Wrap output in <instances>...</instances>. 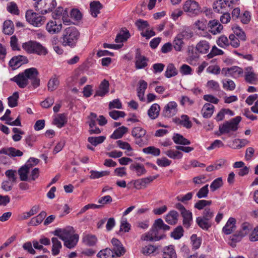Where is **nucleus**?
Here are the masks:
<instances>
[{
	"instance_id": "nucleus-27",
	"label": "nucleus",
	"mask_w": 258,
	"mask_h": 258,
	"mask_svg": "<svg viewBox=\"0 0 258 258\" xmlns=\"http://www.w3.org/2000/svg\"><path fill=\"white\" fill-rule=\"evenodd\" d=\"M102 5L97 1L91 2L90 4V12L92 17L95 18L100 13Z\"/></svg>"
},
{
	"instance_id": "nucleus-9",
	"label": "nucleus",
	"mask_w": 258,
	"mask_h": 258,
	"mask_svg": "<svg viewBox=\"0 0 258 258\" xmlns=\"http://www.w3.org/2000/svg\"><path fill=\"white\" fill-rule=\"evenodd\" d=\"M183 10L190 15H197L201 12V7L198 2L194 0H187L183 5Z\"/></svg>"
},
{
	"instance_id": "nucleus-14",
	"label": "nucleus",
	"mask_w": 258,
	"mask_h": 258,
	"mask_svg": "<svg viewBox=\"0 0 258 258\" xmlns=\"http://www.w3.org/2000/svg\"><path fill=\"white\" fill-rule=\"evenodd\" d=\"M28 59L27 57L24 55H19L12 57L9 61V65L12 67L13 69L19 68L22 64L27 63Z\"/></svg>"
},
{
	"instance_id": "nucleus-1",
	"label": "nucleus",
	"mask_w": 258,
	"mask_h": 258,
	"mask_svg": "<svg viewBox=\"0 0 258 258\" xmlns=\"http://www.w3.org/2000/svg\"><path fill=\"white\" fill-rule=\"evenodd\" d=\"M38 75L39 72L37 69L31 68L11 78L10 81L16 83L20 88H25L31 83V86L35 89L40 85V80Z\"/></svg>"
},
{
	"instance_id": "nucleus-63",
	"label": "nucleus",
	"mask_w": 258,
	"mask_h": 258,
	"mask_svg": "<svg viewBox=\"0 0 258 258\" xmlns=\"http://www.w3.org/2000/svg\"><path fill=\"white\" fill-rule=\"evenodd\" d=\"M251 229L252 227L250 224L243 223L241 225V229L238 232L243 237H244L250 232Z\"/></svg>"
},
{
	"instance_id": "nucleus-61",
	"label": "nucleus",
	"mask_w": 258,
	"mask_h": 258,
	"mask_svg": "<svg viewBox=\"0 0 258 258\" xmlns=\"http://www.w3.org/2000/svg\"><path fill=\"white\" fill-rule=\"evenodd\" d=\"M106 138L104 136L90 137L88 138V141L94 146L103 143Z\"/></svg>"
},
{
	"instance_id": "nucleus-35",
	"label": "nucleus",
	"mask_w": 258,
	"mask_h": 258,
	"mask_svg": "<svg viewBox=\"0 0 258 258\" xmlns=\"http://www.w3.org/2000/svg\"><path fill=\"white\" fill-rule=\"evenodd\" d=\"M117 146L123 150H125V154L128 156H132L133 155V148L129 143L118 140L116 142Z\"/></svg>"
},
{
	"instance_id": "nucleus-25",
	"label": "nucleus",
	"mask_w": 258,
	"mask_h": 258,
	"mask_svg": "<svg viewBox=\"0 0 258 258\" xmlns=\"http://www.w3.org/2000/svg\"><path fill=\"white\" fill-rule=\"evenodd\" d=\"M130 169L138 176H141L146 173V170L143 164L135 162L132 164L130 166Z\"/></svg>"
},
{
	"instance_id": "nucleus-24",
	"label": "nucleus",
	"mask_w": 258,
	"mask_h": 258,
	"mask_svg": "<svg viewBox=\"0 0 258 258\" xmlns=\"http://www.w3.org/2000/svg\"><path fill=\"white\" fill-rule=\"evenodd\" d=\"M178 217V213L175 210H171L165 216V220L168 224L174 225L177 223Z\"/></svg>"
},
{
	"instance_id": "nucleus-52",
	"label": "nucleus",
	"mask_w": 258,
	"mask_h": 258,
	"mask_svg": "<svg viewBox=\"0 0 258 258\" xmlns=\"http://www.w3.org/2000/svg\"><path fill=\"white\" fill-rule=\"evenodd\" d=\"M3 32L5 34L11 35L14 32V24L12 21L6 20L4 23Z\"/></svg>"
},
{
	"instance_id": "nucleus-31",
	"label": "nucleus",
	"mask_w": 258,
	"mask_h": 258,
	"mask_svg": "<svg viewBox=\"0 0 258 258\" xmlns=\"http://www.w3.org/2000/svg\"><path fill=\"white\" fill-rule=\"evenodd\" d=\"M209 43L206 40H201L196 45V50L200 53H207L210 49Z\"/></svg>"
},
{
	"instance_id": "nucleus-10",
	"label": "nucleus",
	"mask_w": 258,
	"mask_h": 258,
	"mask_svg": "<svg viewBox=\"0 0 258 258\" xmlns=\"http://www.w3.org/2000/svg\"><path fill=\"white\" fill-rule=\"evenodd\" d=\"M149 59L144 55L141 54L140 52L137 51L135 57V68L137 70L143 69L148 65Z\"/></svg>"
},
{
	"instance_id": "nucleus-32",
	"label": "nucleus",
	"mask_w": 258,
	"mask_h": 258,
	"mask_svg": "<svg viewBox=\"0 0 258 258\" xmlns=\"http://www.w3.org/2000/svg\"><path fill=\"white\" fill-rule=\"evenodd\" d=\"M68 14V11L61 7L57 8L55 11L53 13V18L54 19L59 18L60 16H62V20L63 23H70L71 22L70 20H68L65 18V16Z\"/></svg>"
},
{
	"instance_id": "nucleus-60",
	"label": "nucleus",
	"mask_w": 258,
	"mask_h": 258,
	"mask_svg": "<svg viewBox=\"0 0 258 258\" xmlns=\"http://www.w3.org/2000/svg\"><path fill=\"white\" fill-rule=\"evenodd\" d=\"M19 98V93L14 92L13 95L8 97V105L10 107H15L18 105V101Z\"/></svg>"
},
{
	"instance_id": "nucleus-57",
	"label": "nucleus",
	"mask_w": 258,
	"mask_h": 258,
	"mask_svg": "<svg viewBox=\"0 0 258 258\" xmlns=\"http://www.w3.org/2000/svg\"><path fill=\"white\" fill-rule=\"evenodd\" d=\"M199 61V55L193 52L189 53L188 57L186 58V61L190 65L193 66H197Z\"/></svg>"
},
{
	"instance_id": "nucleus-18",
	"label": "nucleus",
	"mask_w": 258,
	"mask_h": 258,
	"mask_svg": "<svg viewBox=\"0 0 258 258\" xmlns=\"http://www.w3.org/2000/svg\"><path fill=\"white\" fill-rule=\"evenodd\" d=\"M213 9L215 12L222 14L220 20L224 23L223 20L224 18V16L226 14V0H217L213 4Z\"/></svg>"
},
{
	"instance_id": "nucleus-43",
	"label": "nucleus",
	"mask_w": 258,
	"mask_h": 258,
	"mask_svg": "<svg viewBox=\"0 0 258 258\" xmlns=\"http://www.w3.org/2000/svg\"><path fill=\"white\" fill-rule=\"evenodd\" d=\"M79 235L77 234H75L70 237V238L64 240V245L69 248H72L78 243L79 240Z\"/></svg>"
},
{
	"instance_id": "nucleus-28",
	"label": "nucleus",
	"mask_w": 258,
	"mask_h": 258,
	"mask_svg": "<svg viewBox=\"0 0 258 258\" xmlns=\"http://www.w3.org/2000/svg\"><path fill=\"white\" fill-rule=\"evenodd\" d=\"M184 36L182 34H178L175 37L173 41V46L176 51H181L183 46Z\"/></svg>"
},
{
	"instance_id": "nucleus-12",
	"label": "nucleus",
	"mask_w": 258,
	"mask_h": 258,
	"mask_svg": "<svg viewBox=\"0 0 258 258\" xmlns=\"http://www.w3.org/2000/svg\"><path fill=\"white\" fill-rule=\"evenodd\" d=\"M46 29L51 34L58 33L62 29V24L60 21L50 20L46 24Z\"/></svg>"
},
{
	"instance_id": "nucleus-55",
	"label": "nucleus",
	"mask_w": 258,
	"mask_h": 258,
	"mask_svg": "<svg viewBox=\"0 0 258 258\" xmlns=\"http://www.w3.org/2000/svg\"><path fill=\"white\" fill-rule=\"evenodd\" d=\"M184 230L181 226H178L175 228L171 233L170 235L174 239L178 240L183 235Z\"/></svg>"
},
{
	"instance_id": "nucleus-48",
	"label": "nucleus",
	"mask_w": 258,
	"mask_h": 258,
	"mask_svg": "<svg viewBox=\"0 0 258 258\" xmlns=\"http://www.w3.org/2000/svg\"><path fill=\"white\" fill-rule=\"evenodd\" d=\"M47 214L45 211H42L37 216L32 218L30 222L31 225L37 226L42 223Z\"/></svg>"
},
{
	"instance_id": "nucleus-4",
	"label": "nucleus",
	"mask_w": 258,
	"mask_h": 258,
	"mask_svg": "<svg viewBox=\"0 0 258 258\" xmlns=\"http://www.w3.org/2000/svg\"><path fill=\"white\" fill-rule=\"evenodd\" d=\"M56 6L55 0H39L34 4L36 10L43 15L51 12Z\"/></svg>"
},
{
	"instance_id": "nucleus-47",
	"label": "nucleus",
	"mask_w": 258,
	"mask_h": 258,
	"mask_svg": "<svg viewBox=\"0 0 258 258\" xmlns=\"http://www.w3.org/2000/svg\"><path fill=\"white\" fill-rule=\"evenodd\" d=\"M128 131L126 127L122 126L118 127L114 131L113 134L110 136V138L113 139H118L121 138Z\"/></svg>"
},
{
	"instance_id": "nucleus-46",
	"label": "nucleus",
	"mask_w": 258,
	"mask_h": 258,
	"mask_svg": "<svg viewBox=\"0 0 258 258\" xmlns=\"http://www.w3.org/2000/svg\"><path fill=\"white\" fill-rule=\"evenodd\" d=\"M178 74V71L173 63H169L167 66L166 70L165 72V76L167 78L174 77Z\"/></svg>"
},
{
	"instance_id": "nucleus-3",
	"label": "nucleus",
	"mask_w": 258,
	"mask_h": 258,
	"mask_svg": "<svg viewBox=\"0 0 258 258\" xmlns=\"http://www.w3.org/2000/svg\"><path fill=\"white\" fill-rule=\"evenodd\" d=\"M22 46L23 49L29 54L46 55L48 53L47 48L36 41H28L23 43Z\"/></svg>"
},
{
	"instance_id": "nucleus-44",
	"label": "nucleus",
	"mask_w": 258,
	"mask_h": 258,
	"mask_svg": "<svg viewBox=\"0 0 258 258\" xmlns=\"http://www.w3.org/2000/svg\"><path fill=\"white\" fill-rule=\"evenodd\" d=\"M164 258H176V253L174 246L170 245L166 246L163 249Z\"/></svg>"
},
{
	"instance_id": "nucleus-7",
	"label": "nucleus",
	"mask_w": 258,
	"mask_h": 258,
	"mask_svg": "<svg viewBox=\"0 0 258 258\" xmlns=\"http://www.w3.org/2000/svg\"><path fill=\"white\" fill-rule=\"evenodd\" d=\"M175 208L178 210L183 218L182 224L186 228H189L192 222V213L185 209L184 206L180 203L175 205Z\"/></svg>"
},
{
	"instance_id": "nucleus-22",
	"label": "nucleus",
	"mask_w": 258,
	"mask_h": 258,
	"mask_svg": "<svg viewBox=\"0 0 258 258\" xmlns=\"http://www.w3.org/2000/svg\"><path fill=\"white\" fill-rule=\"evenodd\" d=\"M111 242L113 246V252L117 256H120L125 253L124 247L117 239L112 238Z\"/></svg>"
},
{
	"instance_id": "nucleus-58",
	"label": "nucleus",
	"mask_w": 258,
	"mask_h": 258,
	"mask_svg": "<svg viewBox=\"0 0 258 258\" xmlns=\"http://www.w3.org/2000/svg\"><path fill=\"white\" fill-rule=\"evenodd\" d=\"M90 173V178L95 179L99 178L103 176H107L109 175L110 172L108 171H98L95 170H91Z\"/></svg>"
},
{
	"instance_id": "nucleus-17",
	"label": "nucleus",
	"mask_w": 258,
	"mask_h": 258,
	"mask_svg": "<svg viewBox=\"0 0 258 258\" xmlns=\"http://www.w3.org/2000/svg\"><path fill=\"white\" fill-rule=\"evenodd\" d=\"M0 154H5L11 158L21 157L23 155V152L14 147L3 148L0 149Z\"/></svg>"
},
{
	"instance_id": "nucleus-20",
	"label": "nucleus",
	"mask_w": 258,
	"mask_h": 258,
	"mask_svg": "<svg viewBox=\"0 0 258 258\" xmlns=\"http://www.w3.org/2000/svg\"><path fill=\"white\" fill-rule=\"evenodd\" d=\"M209 31L213 35H216L221 32L223 26L217 20L210 21L208 23Z\"/></svg>"
},
{
	"instance_id": "nucleus-13",
	"label": "nucleus",
	"mask_w": 258,
	"mask_h": 258,
	"mask_svg": "<svg viewBox=\"0 0 258 258\" xmlns=\"http://www.w3.org/2000/svg\"><path fill=\"white\" fill-rule=\"evenodd\" d=\"M241 120V117L237 116L227 121V137H230L233 135L230 132H235L238 128L239 123Z\"/></svg>"
},
{
	"instance_id": "nucleus-29",
	"label": "nucleus",
	"mask_w": 258,
	"mask_h": 258,
	"mask_svg": "<svg viewBox=\"0 0 258 258\" xmlns=\"http://www.w3.org/2000/svg\"><path fill=\"white\" fill-rule=\"evenodd\" d=\"M160 111V107L159 105L154 103L151 105L148 110V114L151 119H155L158 117Z\"/></svg>"
},
{
	"instance_id": "nucleus-59",
	"label": "nucleus",
	"mask_w": 258,
	"mask_h": 258,
	"mask_svg": "<svg viewBox=\"0 0 258 258\" xmlns=\"http://www.w3.org/2000/svg\"><path fill=\"white\" fill-rule=\"evenodd\" d=\"M143 152L147 154H151L154 156H158L161 153L160 150L154 146H149L143 149Z\"/></svg>"
},
{
	"instance_id": "nucleus-23",
	"label": "nucleus",
	"mask_w": 258,
	"mask_h": 258,
	"mask_svg": "<svg viewBox=\"0 0 258 258\" xmlns=\"http://www.w3.org/2000/svg\"><path fill=\"white\" fill-rule=\"evenodd\" d=\"M148 87V83L145 80H140L137 88V95L141 101L145 100V92Z\"/></svg>"
},
{
	"instance_id": "nucleus-6",
	"label": "nucleus",
	"mask_w": 258,
	"mask_h": 258,
	"mask_svg": "<svg viewBox=\"0 0 258 258\" xmlns=\"http://www.w3.org/2000/svg\"><path fill=\"white\" fill-rule=\"evenodd\" d=\"M27 21L31 25L39 27L44 24L46 21L45 17L41 16L32 10H28L26 13Z\"/></svg>"
},
{
	"instance_id": "nucleus-2",
	"label": "nucleus",
	"mask_w": 258,
	"mask_h": 258,
	"mask_svg": "<svg viewBox=\"0 0 258 258\" xmlns=\"http://www.w3.org/2000/svg\"><path fill=\"white\" fill-rule=\"evenodd\" d=\"M80 37V32L74 27H69L64 29L62 35V45L74 47Z\"/></svg>"
},
{
	"instance_id": "nucleus-54",
	"label": "nucleus",
	"mask_w": 258,
	"mask_h": 258,
	"mask_svg": "<svg viewBox=\"0 0 258 258\" xmlns=\"http://www.w3.org/2000/svg\"><path fill=\"white\" fill-rule=\"evenodd\" d=\"M236 220L234 218L230 217L227 221V235L234 232L236 229Z\"/></svg>"
},
{
	"instance_id": "nucleus-30",
	"label": "nucleus",
	"mask_w": 258,
	"mask_h": 258,
	"mask_svg": "<svg viewBox=\"0 0 258 258\" xmlns=\"http://www.w3.org/2000/svg\"><path fill=\"white\" fill-rule=\"evenodd\" d=\"M130 37V34L128 30L126 28H123L117 34L115 41L116 43H122L126 41Z\"/></svg>"
},
{
	"instance_id": "nucleus-45",
	"label": "nucleus",
	"mask_w": 258,
	"mask_h": 258,
	"mask_svg": "<svg viewBox=\"0 0 258 258\" xmlns=\"http://www.w3.org/2000/svg\"><path fill=\"white\" fill-rule=\"evenodd\" d=\"M172 140L176 144L183 145H188L190 144V142L188 140L179 134H174L172 137Z\"/></svg>"
},
{
	"instance_id": "nucleus-19",
	"label": "nucleus",
	"mask_w": 258,
	"mask_h": 258,
	"mask_svg": "<svg viewBox=\"0 0 258 258\" xmlns=\"http://www.w3.org/2000/svg\"><path fill=\"white\" fill-rule=\"evenodd\" d=\"M207 25H208V24L206 20H199L196 21L194 24L195 30L199 35L205 36Z\"/></svg>"
},
{
	"instance_id": "nucleus-62",
	"label": "nucleus",
	"mask_w": 258,
	"mask_h": 258,
	"mask_svg": "<svg viewBox=\"0 0 258 258\" xmlns=\"http://www.w3.org/2000/svg\"><path fill=\"white\" fill-rule=\"evenodd\" d=\"M130 229L131 224L127 222L126 218L122 217L120 222V231L127 232Z\"/></svg>"
},
{
	"instance_id": "nucleus-34",
	"label": "nucleus",
	"mask_w": 258,
	"mask_h": 258,
	"mask_svg": "<svg viewBox=\"0 0 258 258\" xmlns=\"http://www.w3.org/2000/svg\"><path fill=\"white\" fill-rule=\"evenodd\" d=\"M54 124L59 128L63 127L67 122V116L64 113L57 114L54 118Z\"/></svg>"
},
{
	"instance_id": "nucleus-5",
	"label": "nucleus",
	"mask_w": 258,
	"mask_h": 258,
	"mask_svg": "<svg viewBox=\"0 0 258 258\" xmlns=\"http://www.w3.org/2000/svg\"><path fill=\"white\" fill-rule=\"evenodd\" d=\"M146 130L140 127L133 128L132 135L135 138V143L140 147H143L148 144V137L146 135Z\"/></svg>"
},
{
	"instance_id": "nucleus-42",
	"label": "nucleus",
	"mask_w": 258,
	"mask_h": 258,
	"mask_svg": "<svg viewBox=\"0 0 258 258\" xmlns=\"http://www.w3.org/2000/svg\"><path fill=\"white\" fill-rule=\"evenodd\" d=\"M51 241L52 243V254L55 256L58 254L60 252V250L62 247L61 243L57 238L56 237L52 238Z\"/></svg>"
},
{
	"instance_id": "nucleus-33",
	"label": "nucleus",
	"mask_w": 258,
	"mask_h": 258,
	"mask_svg": "<svg viewBox=\"0 0 258 258\" xmlns=\"http://www.w3.org/2000/svg\"><path fill=\"white\" fill-rule=\"evenodd\" d=\"M59 81L58 76L56 75L52 76L49 80L47 84L48 90L49 91H53L55 90L58 87Z\"/></svg>"
},
{
	"instance_id": "nucleus-11",
	"label": "nucleus",
	"mask_w": 258,
	"mask_h": 258,
	"mask_svg": "<svg viewBox=\"0 0 258 258\" xmlns=\"http://www.w3.org/2000/svg\"><path fill=\"white\" fill-rule=\"evenodd\" d=\"M178 111V105L175 101L169 102L164 107L163 114L165 117H171L174 116Z\"/></svg>"
},
{
	"instance_id": "nucleus-56",
	"label": "nucleus",
	"mask_w": 258,
	"mask_h": 258,
	"mask_svg": "<svg viewBox=\"0 0 258 258\" xmlns=\"http://www.w3.org/2000/svg\"><path fill=\"white\" fill-rule=\"evenodd\" d=\"M165 154L170 158L173 159H180L183 156V154L181 152L174 150H167L165 152Z\"/></svg>"
},
{
	"instance_id": "nucleus-15",
	"label": "nucleus",
	"mask_w": 258,
	"mask_h": 258,
	"mask_svg": "<svg viewBox=\"0 0 258 258\" xmlns=\"http://www.w3.org/2000/svg\"><path fill=\"white\" fill-rule=\"evenodd\" d=\"M82 242L87 246H94L98 242V238L94 234L85 232L82 235Z\"/></svg>"
},
{
	"instance_id": "nucleus-38",
	"label": "nucleus",
	"mask_w": 258,
	"mask_h": 258,
	"mask_svg": "<svg viewBox=\"0 0 258 258\" xmlns=\"http://www.w3.org/2000/svg\"><path fill=\"white\" fill-rule=\"evenodd\" d=\"M196 222L198 226L205 230H208L212 225V221H209L201 217L197 218Z\"/></svg>"
},
{
	"instance_id": "nucleus-26",
	"label": "nucleus",
	"mask_w": 258,
	"mask_h": 258,
	"mask_svg": "<svg viewBox=\"0 0 258 258\" xmlns=\"http://www.w3.org/2000/svg\"><path fill=\"white\" fill-rule=\"evenodd\" d=\"M175 122L186 128H190L192 126V122L187 115L183 114L180 117L175 118Z\"/></svg>"
},
{
	"instance_id": "nucleus-49",
	"label": "nucleus",
	"mask_w": 258,
	"mask_h": 258,
	"mask_svg": "<svg viewBox=\"0 0 258 258\" xmlns=\"http://www.w3.org/2000/svg\"><path fill=\"white\" fill-rule=\"evenodd\" d=\"M158 247L155 245L149 244L143 246L141 250L142 254L146 256H149L155 253L157 250Z\"/></svg>"
},
{
	"instance_id": "nucleus-16",
	"label": "nucleus",
	"mask_w": 258,
	"mask_h": 258,
	"mask_svg": "<svg viewBox=\"0 0 258 258\" xmlns=\"http://www.w3.org/2000/svg\"><path fill=\"white\" fill-rule=\"evenodd\" d=\"M55 235L58 236L63 241L70 238L72 235L75 234L73 227H68L64 229H56L54 231Z\"/></svg>"
},
{
	"instance_id": "nucleus-41",
	"label": "nucleus",
	"mask_w": 258,
	"mask_h": 258,
	"mask_svg": "<svg viewBox=\"0 0 258 258\" xmlns=\"http://www.w3.org/2000/svg\"><path fill=\"white\" fill-rule=\"evenodd\" d=\"M30 169L31 168L28 165L25 164L18 170V174L20 176L21 180L27 181L28 180V174Z\"/></svg>"
},
{
	"instance_id": "nucleus-50",
	"label": "nucleus",
	"mask_w": 258,
	"mask_h": 258,
	"mask_svg": "<svg viewBox=\"0 0 258 258\" xmlns=\"http://www.w3.org/2000/svg\"><path fill=\"white\" fill-rule=\"evenodd\" d=\"M243 237L240 233L237 231L229 237L228 244L232 247H234L236 246V243L239 242Z\"/></svg>"
},
{
	"instance_id": "nucleus-53",
	"label": "nucleus",
	"mask_w": 258,
	"mask_h": 258,
	"mask_svg": "<svg viewBox=\"0 0 258 258\" xmlns=\"http://www.w3.org/2000/svg\"><path fill=\"white\" fill-rule=\"evenodd\" d=\"M251 70V68H247L246 72L245 74V80L249 84H254L257 81L256 75L253 72L248 71V70Z\"/></svg>"
},
{
	"instance_id": "nucleus-36",
	"label": "nucleus",
	"mask_w": 258,
	"mask_h": 258,
	"mask_svg": "<svg viewBox=\"0 0 258 258\" xmlns=\"http://www.w3.org/2000/svg\"><path fill=\"white\" fill-rule=\"evenodd\" d=\"M242 74V69L237 66L227 68V75H228L230 76L236 78L239 77Z\"/></svg>"
},
{
	"instance_id": "nucleus-40",
	"label": "nucleus",
	"mask_w": 258,
	"mask_h": 258,
	"mask_svg": "<svg viewBox=\"0 0 258 258\" xmlns=\"http://www.w3.org/2000/svg\"><path fill=\"white\" fill-rule=\"evenodd\" d=\"M39 137V135L35 134H30L27 136L24 140L25 145L31 148L33 147L37 142Z\"/></svg>"
},
{
	"instance_id": "nucleus-39",
	"label": "nucleus",
	"mask_w": 258,
	"mask_h": 258,
	"mask_svg": "<svg viewBox=\"0 0 258 258\" xmlns=\"http://www.w3.org/2000/svg\"><path fill=\"white\" fill-rule=\"evenodd\" d=\"M214 107L210 103H206L203 107L202 112L204 118H210L213 113Z\"/></svg>"
},
{
	"instance_id": "nucleus-21",
	"label": "nucleus",
	"mask_w": 258,
	"mask_h": 258,
	"mask_svg": "<svg viewBox=\"0 0 258 258\" xmlns=\"http://www.w3.org/2000/svg\"><path fill=\"white\" fill-rule=\"evenodd\" d=\"M109 84L108 81L104 79L100 83L98 89L96 91L94 97L96 96H104L109 91Z\"/></svg>"
},
{
	"instance_id": "nucleus-8",
	"label": "nucleus",
	"mask_w": 258,
	"mask_h": 258,
	"mask_svg": "<svg viewBox=\"0 0 258 258\" xmlns=\"http://www.w3.org/2000/svg\"><path fill=\"white\" fill-rule=\"evenodd\" d=\"M164 236L163 231L152 227L149 231L143 234L141 239L144 241H156L163 238Z\"/></svg>"
},
{
	"instance_id": "nucleus-64",
	"label": "nucleus",
	"mask_w": 258,
	"mask_h": 258,
	"mask_svg": "<svg viewBox=\"0 0 258 258\" xmlns=\"http://www.w3.org/2000/svg\"><path fill=\"white\" fill-rule=\"evenodd\" d=\"M207 88L212 91H218L220 89V86L219 83L214 80H210L208 81Z\"/></svg>"
},
{
	"instance_id": "nucleus-37",
	"label": "nucleus",
	"mask_w": 258,
	"mask_h": 258,
	"mask_svg": "<svg viewBox=\"0 0 258 258\" xmlns=\"http://www.w3.org/2000/svg\"><path fill=\"white\" fill-rule=\"evenodd\" d=\"M97 256L98 258H116V255L111 249L106 248L101 250L97 253Z\"/></svg>"
},
{
	"instance_id": "nucleus-51",
	"label": "nucleus",
	"mask_w": 258,
	"mask_h": 258,
	"mask_svg": "<svg viewBox=\"0 0 258 258\" xmlns=\"http://www.w3.org/2000/svg\"><path fill=\"white\" fill-rule=\"evenodd\" d=\"M232 30L234 34V35H236L239 39L242 41L246 40L245 34L239 26L237 25H234L232 27Z\"/></svg>"
}]
</instances>
